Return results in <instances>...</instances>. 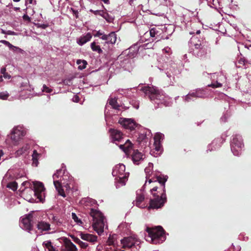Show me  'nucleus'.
<instances>
[{
    "label": "nucleus",
    "mask_w": 251,
    "mask_h": 251,
    "mask_svg": "<svg viewBox=\"0 0 251 251\" xmlns=\"http://www.w3.org/2000/svg\"><path fill=\"white\" fill-rule=\"evenodd\" d=\"M146 181L143 186L144 190L148 182L152 198L150 199L149 209H158L163 207L167 201L165 183L168 176L156 174H147Z\"/></svg>",
    "instance_id": "1"
},
{
    "label": "nucleus",
    "mask_w": 251,
    "mask_h": 251,
    "mask_svg": "<svg viewBox=\"0 0 251 251\" xmlns=\"http://www.w3.org/2000/svg\"><path fill=\"white\" fill-rule=\"evenodd\" d=\"M141 90L148 96L150 100L157 104V108L162 105L166 107L171 106L172 102L171 98L162 90L154 86H146L141 88Z\"/></svg>",
    "instance_id": "2"
},
{
    "label": "nucleus",
    "mask_w": 251,
    "mask_h": 251,
    "mask_svg": "<svg viewBox=\"0 0 251 251\" xmlns=\"http://www.w3.org/2000/svg\"><path fill=\"white\" fill-rule=\"evenodd\" d=\"M89 213L93 219V228L98 234L100 235L103 232L104 226V217L102 213L99 210L93 208L91 209Z\"/></svg>",
    "instance_id": "3"
},
{
    "label": "nucleus",
    "mask_w": 251,
    "mask_h": 251,
    "mask_svg": "<svg viewBox=\"0 0 251 251\" xmlns=\"http://www.w3.org/2000/svg\"><path fill=\"white\" fill-rule=\"evenodd\" d=\"M146 230L152 242L154 244L162 242L165 239V230L161 226L152 228L148 227Z\"/></svg>",
    "instance_id": "4"
},
{
    "label": "nucleus",
    "mask_w": 251,
    "mask_h": 251,
    "mask_svg": "<svg viewBox=\"0 0 251 251\" xmlns=\"http://www.w3.org/2000/svg\"><path fill=\"white\" fill-rule=\"evenodd\" d=\"M126 166L123 164H120L115 166L112 171V175L117 177V181L124 185L127 180L128 173H125Z\"/></svg>",
    "instance_id": "5"
},
{
    "label": "nucleus",
    "mask_w": 251,
    "mask_h": 251,
    "mask_svg": "<svg viewBox=\"0 0 251 251\" xmlns=\"http://www.w3.org/2000/svg\"><path fill=\"white\" fill-rule=\"evenodd\" d=\"M121 243L122 244L123 248L132 249L135 248L137 249V247L140 248L141 241L136 236L133 235L124 237L121 240Z\"/></svg>",
    "instance_id": "6"
},
{
    "label": "nucleus",
    "mask_w": 251,
    "mask_h": 251,
    "mask_svg": "<svg viewBox=\"0 0 251 251\" xmlns=\"http://www.w3.org/2000/svg\"><path fill=\"white\" fill-rule=\"evenodd\" d=\"M231 150L235 155H239L244 146L242 136L238 134L233 136L230 144Z\"/></svg>",
    "instance_id": "7"
},
{
    "label": "nucleus",
    "mask_w": 251,
    "mask_h": 251,
    "mask_svg": "<svg viewBox=\"0 0 251 251\" xmlns=\"http://www.w3.org/2000/svg\"><path fill=\"white\" fill-rule=\"evenodd\" d=\"M118 123L121 124L124 128L133 131L136 128L140 127V125L136 123L133 119L125 118H120Z\"/></svg>",
    "instance_id": "8"
},
{
    "label": "nucleus",
    "mask_w": 251,
    "mask_h": 251,
    "mask_svg": "<svg viewBox=\"0 0 251 251\" xmlns=\"http://www.w3.org/2000/svg\"><path fill=\"white\" fill-rule=\"evenodd\" d=\"M34 218L32 213L26 215L21 220L22 227L25 230L30 232L33 229Z\"/></svg>",
    "instance_id": "9"
},
{
    "label": "nucleus",
    "mask_w": 251,
    "mask_h": 251,
    "mask_svg": "<svg viewBox=\"0 0 251 251\" xmlns=\"http://www.w3.org/2000/svg\"><path fill=\"white\" fill-rule=\"evenodd\" d=\"M45 190V188L42 182H36L34 183V194L40 201H43L42 193L44 192Z\"/></svg>",
    "instance_id": "10"
},
{
    "label": "nucleus",
    "mask_w": 251,
    "mask_h": 251,
    "mask_svg": "<svg viewBox=\"0 0 251 251\" xmlns=\"http://www.w3.org/2000/svg\"><path fill=\"white\" fill-rule=\"evenodd\" d=\"M109 132L110 133V137L112 143L121 142L123 139V133L118 129L110 128Z\"/></svg>",
    "instance_id": "11"
},
{
    "label": "nucleus",
    "mask_w": 251,
    "mask_h": 251,
    "mask_svg": "<svg viewBox=\"0 0 251 251\" xmlns=\"http://www.w3.org/2000/svg\"><path fill=\"white\" fill-rule=\"evenodd\" d=\"M36 227L41 232L48 231L50 230V225L49 222L41 220L38 221L36 225Z\"/></svg>",
    "instance_id": "12"
},
{
    "label": "nucleus",
    "mask_w": 251,
    "mask_h": 251,
    "mask_svg": "<svg viewBox=\"0 0 251 251\" xmlns=\"http://www.w3.org/2000/svg\"><path fill=\"white\" fill-rule=\"evenodd\" d=\"M100 38L105 41L107 44H115L117 40L116 34L114 32H111L108 35H103Z\"/></svg>",
    "instance_id": "13"
},
{
    "label": "nucleus",
    "mask_w": 251,
    "mask_h": 251,
    "mask_svg": "<svg viewBox=\"0 0 251 251\" xmlns=\"http://www.w3.org/2000/svg\"><path fill=\"white\" fill-rule=\"evenodd\" d=\"M24 136V132L18 129H14L11 135V139L14 142V145H16L17 142Z\"/></svg>",
    "instance_id": "14"
},
{
    "label": "nucleus",
    "mask_w": 251,
    "mask_h": 251,
    "mask_svg": "<svg viewBox=\"0 0 251 251\" xmlns=\"http://www.w3.org/2000/svg\"><path fill=\"white\" fill-rule=\"evenodd\" d=\"M80 236L82 240L89 242L92 244H95L97 242L98 237L96 235L81 232Z\"/></svg>",
    "instance_id": "15"
},
{
    "label": "nucleus",
    "mask_w": 251,
    "mask_h": 251,
    "mask_svg": "<svg viewBox=\"0 0 251 251\" xmlns=\"http://www.w3.org/2000/svg\"><path fill=\"white\" fill-rule=\"evenodd\" d=\"M133 144L129 140H127L124 144L119 146L120 148L126 154H129L130 151L132 149Z\"/></svg>",
    "instance_id": "16"
},
{
    "label": "nucleus",
    "mask_w": 251,
    "mask_h": 251,
    "mask_svg": "<svg viewBox=\"0 0 251 251\" xmlns=\"http://www.w3.org/2000/svg\"><path fill=\"white\" fill-rule=\"evenodd\" d=\"M132 160L134 164H138L139 162L143 159V154L138 150H133L131 154Z\"/></svg>",
    "instance_id": "17"
},
{
    "label": "nucleus",
    "mask_w": 251,
    "mask_h": 251,
    "mask_svg": "<svg viewBox=\"0 0 251 251\" xmlns=\"http://www.w3.org/2000/svg\"><path fill=\"white\" fill-rule=\"evenodd\" d=\"M199 50L198 52V55L200 57H202L204 56L207 53H210V48L207 45V44L205 42V43L199 49Z\"/></svg>",
    "instance_id": "18"
},
{
    "label": "nucleus",
    "mask_w": 251,
    "mask_h": 251,
    "mask_svg": "<svg viewBox=\"0 0 251 251\" xmlns=\"http://www.w3.org/2000/svg\"><path fill=\"white\" fill-rule=\"evenodd\" d=\"M64 246L66 251H77L76 246L70 239H66L64 241Z\"/></svg>",
    "instance_id": "19"
},
{
    "label": "nucleus",
    "mask_w": 251,
    "mask_h": 251,
    "mask_svg": "<svg viewBox=\"0 0 251 251\" xmlns=\"http://www.w3.org/2000/svg\"><path fill=\"white\" fill-rule=\"evenodd\" d=\"M92 35L90 33H87L86 35L81 36L77 41V43L79 45H83L87 42L89 41L92 38Z\"/></svg>",
    "instance_id": "20"
},
{
    "label": "nucleus",
    "mask_w": 251,
    "mask_h": 251,
    "mask_svg": "<svg viewBox=\"0 0 251 251\" xmlns=\"http://www.w3.org/2000/svg\"><path fill=\"white\" fill-rule=\"evenodd\" d=\"M53 184L56 189L57 190L58 194L63 197H65L66 195L64 190L62 188L61 182L59 180H54Z\"/></svg>",
    "instance_id": "21"
},
{
    "label": "nucleus",
    "mask_w": 251,
    "mask_h": 251,
    "mask_svg": "<svg viewBox=\"0 0 251 251\" xmlns=\"http://www.w3.org/2000/svg\"><path fill=\"white\" fill-rule=\"evenodd\" d=\"M108 101L109 105L112 106L113 109L118 110H120L121 105L118 103L116 98H109Z\"/></svg>",
    "instance_id": "22"
},
{
    "label": "nucleus",
    "mask_w": 251,
    "mask_h": 251,
    "mask_svg": "<svg viewBox=\"0 0 251 251\" xmlns=\"http://www.w3.org/2000/svg\"><path fill=\"white\" fill-rule=\"evenodd\" d=\"M0 43H3L5 45L8 47V48L14 51H19L22 52L23 50L20 48L16 47L12 45L10 42L6 40H0Z\"/></svg>",
    "instance_id": "23"
},
{
    "label": "nucleus",
    "mask_w": 251,
    "mask_h": 251,
    "mask_svg": "<svg viewBox=\"0 0 251 251\" xmlns=\"http://www.w3.org/2000/svg\"><path fill=\"white\" fill-rule=\"evenodd\" d=\"M29 148L30 146L28 144H25V145L23 146V147L21 148L20 149L16 151V152H15V156L18 157L21 155L26 153V152L28 151Z\"/></svg>",
    "instance_id": "24"
},
{
    "label": "nucleus",
    "mask_w": 251,
    "mask_h": 251,
    "mask_svg": "<svg viewBox=\"0 0 251 251\" xmlns=\"http://www.w3.org/2000/svg\"><path fill=\"white\" fill-rule=\"evenodd\" d=\"M145 197L142 194H138L136 198L135 205L140 208L145 207L144 204H142V202L144 201Z\"/></svg>",
    "instance_id": "25"
},
{
    "label": "nucleus",
    "mask_w": 251,
    "mask_h": 251,
    "mask_svg": "<svg viewBox=\"0 0 251 251\" xmlns=\"http://www.w3.org/2000/svg\"><path fill=\"white\" fill-rule=\"evenodd\" d=\"M43 247L48 251H56L55 248L53 246L50 241H46L43 243Z\"/></svg>",
    "instance_id": "26"
},
{
    "label": "nucleus",
    "mask_w": 251,
    "mask_h": 251,
    "mask_svg": "<svg viewBox=\"0 0 251 251\" xmlns=\"http://www.w3.org/2000/svg\"><path fill=\"white\" fill-rule=\"evenodd\" d=\"M40 154L38 153L36 150H34L32 154V165L37 167L38 164V158Z\"/></svg>",
    "instance_id": "27"
},
{
    "label": "nucleus",
    "mask_w": 251,
    "mask_h": 251,
    "mask_svg": "<svg viewBox=\"0 0 251 251\" xmlns=\"http://www.w3.org/2000/svg\"><path fill=\"white\" fill-rule=\"evenodd\" d=\"M91 48L93 51H96L99 54H100L102 52V50L101 49L100 46L99 45H97L96 42L91 43Z\"/></svg>",
    "instance_id": "28"
},
{
    "label": "nucleus",
    "mask_w": 251,
    "mask_h": 251,
    "mask_svg": "<svg viewBox=\"0 0 251 251\" xmlns=\"http://www.w3.org/2000/svg\"><path fill=\"white\" fill-rule=\"evenodd\" d=\"M137 141L139 143H141V142L146 143L148 141V138L147 137L146 133L144 132L143 133H140L137 138Z\"/></svg>",
    "instance_id": "29"
},
{
    "label": "nucleus",
    "mask_w": 251,
    "mask_h": 251,
    "mask_svg": "<svg viewBox=\"0 0 251 251\" xmlns=\"http://www.w3.org/2000/svg\"><path fill=\"white\" fill-rule=\"evenodd\" d=\"M196 40V38L193 37L191 39V44H192L193 46L195 47V48L197 49H199L205 43L204 42L201 43V42L200 41V40H198V42H197L196 41H195Z\"/></svg>",
    "instance_id": "30"
},
{
    "label": "nucleus",
    "mask_w": 251,
    "mask_h": 251,
    "mask_svg": "<svg viewBox=\"0 0 251 251\" xmlns=\"http://www.w3.org/2000/svg\"><path fill=\"white\" fill-rule=\"evenodd\" d=\"M76 64L79 65L78 69L79 70H82L86 68V65H87V62L85 60H81L80 59H78L76 61Z\"/></svg>",
    "instance_id": "31"
},
{
    "label": "nucleus",
    "mask_w": 251,
    "mask_h": 251,
    "mask_svg": "<svg viewBox=\"0 0 251 251\" xmlns=\"http://www.w3.org/2000/svg\"><path fill=\"white\" fill-rule=\"evenodd\" d=\"M115 237H114V235H112V236H110L107 241V244H106V246H108L107 247L108 248H111L110 246L113 245V248H115V247H114V245H115Z\"/></svg>",
    "instance_id": "32"
},
{
    "label": "nucleus",
    "mask_w": 251,
    "mask_h": 251,
    "mask_svg": "<svg viewBox=\"0 0 251 251\" xmlns=\"http://www.w3.org/2000/svg\"><path fill=\"white\" fill-rule=\"evenodd\" d=\"M6 187L13 191H16L17 189L18 184L16 181L10 182L7 184Z\"/></svg>",
    "instance_id": "33"
},
{
    "label": "nucleus",
    "mask_w": 251,
    "mask_h": 251,
    "mask_svg": "<svg viewBox=\"0 0 251 251\" xmlns=\"http://www.w3.org/2000/svg\"><path fill=\"white\" fill-rule=\"evenodd\" d=\"M10 96L7 91H2L0 92V99L2 100H7Z\"/></svg>",
    "instance_id": "34"
},
{
    "label": "nucleus",
    "mask_w": 251,
    "mask_h": 251,
    "mask_svg": "<svg viewBox=\"0 0 251 251\" xmlns=\"http://www.w3.org/2000/svg\"><path fill=\"white\" fill-rule=\"evenodd\" d=\"M197 91L196 92H193L192 93L188 94L185 97V100L187 101H189L191 100V98H198L197 97Z\"/></svg>",
    "instance_id": "35"
},
{
    "label": "nucleus",
    "mask_w": 251,
    "mask_h": 251,
    "mask_svg": "<svg viewBox=\"0 0 251 251\" xmlns=\"http://www.w3.org/2000/svg\"><path fill=\"white\" fill-rule=\"evenodd\" d=\"M163 134L161 133H156L154 137V142L160 143L161 140L162 139Z\"/></svg>",
    "instance_id": "36"
},
{
    "label": "nucleus",
    "mask_w": 251,
    "mask_h": 251,
    "mask_svg": "<svg viewBox=\"0 0 251 251\" xmlns=\"http://www.w3.org/2000/svg\"><path fill=\"white\" fill-rule=\"evenodd\" d=\"M246 62L247 61L244 58H240L238 61V64L239 65L238 66L237 65V67L238 68L242 67V66L245 65Z\"/></svg>",
    "instance_id": "37"
},
{
    "label": "nucleus",
    "mask_w": 251,
    "mask_h": 251,
    "mask_svg": "<svg viewBox=\"0 0 251 251\" xmlns=\"http://www.w3.org/2000/svg\"><path fill=\"white\" fill-rule=\"evenodd\" d=\"M104 19H105L107 22H110L111 19L110 18V16L108 13L104 12L103 10V13L102 15H101Z\"/></svg>",
    "instance_id": "38"
},
{
    "label": "nucleus",
    "mask_w": 251,
    "mask_h": 251,
    "mask_svg": "<svg viewBox=\"0 0 251 251\" xmlns=\"http://www.w3.org/2000/svg\"><path fill=\"white\" fill-rule=\"evenodd\" d=\"M222 84L219 82H218L217 81H216V83H211V84L208 85V87H211L212 88L221 87H222Z\"/></svg>",
    "instance_id": "39"
},
{
    "label": "nucleus",
    "mask_w": 251,
    "mask_h": 251,
    "mask_svg": "<svg viewBox=\"0 0 251 251\" xmlns=\"http://www.w3.org/2000/svg\"><path fill=\"white\" fill-rule=\"evenodd\" d=\"M158 32V31L155 28H152L150 31V34L151 37H154Z\"/></svg>",
    "instance_id": "40"
},
{
    "label": "nucleus",
    "mask_w": 251,
    "mask_h": 251,
    "mask_svg": "<svg viewBox=\"0 0 251 251\" xmlns=\"http://www.w3.org/2000/svg\"><path fill=\"white\" fill-rule=\"evenodd\" d=\"M72 218L73 219V220L77 223H78V224L82 223V222L81 221V220L78 219V218L77 217V216L75 213H72Z\"/></svg>",
    "instance_id": "41"
},
{
    "label": "nucleus",
    "mask_w": 251,
    "mask_h": 251,
    "mask_svg": "<svg viewBox=\"0 0 251 251\" xmlns=\"http://www.w3.org/2000/svg\"><path fill=\"white\" fill-rule=\"evenodd\" d=\"M154 146L155 147V151H161V145L159 142H154Z\"/></svg>",
    "instance_id": "42"
},
{
    "label": "nucleus",
    "mask_w": 251,
    "mask_h": 251,
    "mask_svg": "<svg viewBox=\"0 0 251 251\" xmlns=\"http://www.w3.org/2000/svg\"><path fill=\"white\" fill-rule=\"evenodd\" d=\"M90 12L93 13L95 15H102V14L103 13V10H93L92 9L90 10Z\"/></svg>",
    "instance_id": "43"
},
{
    "label": "nucleus",
    "mask_w": 251,
    "mask_h": 251,
    "mask_svg": "<svg viewBox=\"0 0 251 251\" xmlns=\"http://www.w3.org/2000/svg\"><path fill=\"white\" fill-rule=\"evenodd\" d=\"M205 94L204 93V91L203 90H198L197 91V97L198 98H204Z\"/></svg>",
    "instance_id": "44"
},
{
    "label": "nucleus",
    "mask_w": 251,
    "mask_h": 251,
    "mask_svg": "<svg viewBox=\"0 0 251 251\" xmlns=\"http://www.w3.org/2000/svg\"><path fill=\"white\" fill-rule=\"evenodd\" d=\"M4 77V78L5 79H9L11 78V75L8 74V73H5L4 74H3L2 75H1L0 76V81H2V77Z\"/></svg>",
    "instance_id": "45"
},
{
    "label": "nucleus",
    "mask_w": 251,
    "mask_h": 251,
    "mask_svg": "<svg viewBox=\"0 0 251 251\" xmlns=\"http://www.w3.org/2000/svg\"><path fill=\"white\" fill-rule=\"evenodd\" d=\"M42 91L43 92L50 93L52 92V90L50 88H49L48 87H47L46 85H44L43 86V90Z\"/></svg>",
    "instance_id": "46"
},
{
    "label": "nucleus",
    "mask_w": 251,
    "mask_h": 251,
    "mask_svg": "<svg viewBox=\"0 0 251 251\" xmlns=\"http://www.w3.org/2000/svg\"><path fill=\"white\" fill-rule=\"evenodd\" d=\"M62 170H57L56 171V173H55L53 175V179H54L55 177L56 178H58L59 177V176L60 175V174H61L62 173Z\"/></svg>",
    "instance_id": "47"
},
{
    "label": "nucleus",
    "mask_w": 251,
    "mask_h": 251,
    "mask_svg": "<svg viewBox=\"0 0 251 251\" xmlns=\"http://www.w3.org/2000/svg\"><path fill=\"white\" fill-rule=\"evenodd\" d=\"M79 245L82 249H86L87 247L88 246V243L83 242L82 241L80 242Z\"/></svg>",
    "instance_id": "48"
},
{
    "label": "nucleus",
    "mask_w": 251,
    "mask_h": 251,
    "mask_svg": "<svg viewBox=\"0 0 251 251\" xmlns=\"http://www.w3.org/2000/svg\"><path fill=\"white\" fill-rule=\"evenodd\" d=\"M71 238L73 239V241L77 244H79L80 242L81 241L79 238L75 236H71Z\"/></svg>",
    "instance_id": "49"
},
{
    "label": "nucleus",
    "mask_w": 251,
    "mask_h": 251,
    "mask_svg": "<svg viewBox=\"0 0 251 251\" xmlns=\"http://www.w3.org/2000/svg\"><path fill=\"white\" fill-rule=\"evenodd\" d=\"M103 35H105L103 32H101L100 30L96 32L95 34H94V36L95 37H100V38L103 36Z\"/></svg>",
    "instance_id": "50"
},
{
    "label": "nucleus",
    "mask_w": 251,
    "mask_h": 251,
    "mask_svg": "<svg viewBox=\"0 0 251 251\" xmlns=\"http://www.w3.org/2000/svg\"><path fill=\"white\" fill-rule=\"evenodd\" d=\"M80 100L79 97L77 95H75L73 98V101L75 102H78Z\"/></svg>",
    "instance_id": "51"
},
{
    "label": "nucleus",
    "mask_w": 251,
    "mask_h": 251,
    "mask_svg": "<svg viewBox=\"0 0 251 251\" xmlns=\"http://www.w3.org/2000/svg\"><path fill=\"white\" fill-rule=\"evenodd\" d=\"M23 18L25 21L30 22V18L26 14H25L23 16Z\"/></svg>",
    "instance_id": "52"
},
{
    "label": "nucleus",
    "mask_w": 251,
    "mask_h": 251,
    "mask_svg": "<svg viewBox=\"0 0 251 251\" xmlns=\"http://www.w3.org/2000/svg\"><path fill=\"white\" fill-rule=\"evenodd\" d=\"M71 184V181H69V182H67L65 184L64 186L66 187V190L71 189V186H70Z\"/></svg>",
    "instance_id": "53"
},
{
    "label": "nucleus",
    "mask_w": 251,
    "mask_h": 251,
    "mask_svg": "<svg viewBox=\"0 0 251 251\" xmlns=\"http://www.w3.org/2000/svg\"><path fill=\"white\" fill-rule=\"evenodd\" d=\"M39 27L42 29H46L49 26L48 24H41L38 26Z\"/></svg>",
    "instance_id": "54"
},
{
    "label": "nucleus",
    "mask_w": 251,
    "mask_h": 251,
    "mask_svg": "<svg viewBox=\"0 0 251 251\" xmlns=\"http://www.w3.org/2000/svg\"><path fill=\"white\" fill-rule=\"evenodd\" d=\"M53 219V221L56 222V223L57 225H61L62 224V222H60L59 220H57V219L55 218V217H54Z\"/></svg>",
    "instance_id": "55"
},
{
    "label": "nucleus",
    "mask_w": 251,
    "mask_h": 251,
    "mask_svg": "<svg viewBox=\"0 0 251 251\" xmlns=\"http://www.w3.org/2000/svg\"><path fill=\"white\" fill-rule=\"evenodd\" d=\"M6 73V68L4 67H3L1 68L0 69V73L1 74L3 75V74Z\"/></svg>",
    "instance_id": "56"
},
{
    "label": "nucleus",
    "mask_w": 251,
    "mask_h": 251,
    "mask_svg": "<svg viewBox=\"0 0 251 251\" xmlns=\"http://www.w3.org/2000/svg\"><path fill=\"white\" fill-rule=\"evenodd\" d=\"M105 4L109 3V0H101Z\"/></svg>",
    "instance_id": "57"
},
{
    "label": "nucleus",
    "mask_w": 251,
    "mask_h": 251,
    "mask_svg": "<svg viewBox=\"0 0 251 251\" xmlns=\"http://www.w3.org/2000/svg\"><path fill=\"white\" fill-rule=\"evenodd\" d=\"M29 183L27 181H25L22 183L23 185H25L26 184H28Z\"/></svg>",
    "instance_id": "58"
},
{
    "label": "nucleus",
    "mask_w": 251,
    "mask_h": 251,
    "mask_svg": "<svg viewBox=\"0 0 251 251\" xmlns=\"http://www.w3.org/2000/svg\"><path fill=\"white\" fill-rule=\"evenodd\" d=\"M26 1L31 4L32 3L33 0H26Z\"/></svg>",
    "instance_id": "59"
},
{
    "label": "nucleus",
    "mask_w": 251,
    "mask_h": 251,
    "mask_svg": "<svg viewBox=\"0 0 251 251\" xmlns=\"http://www.w3.org/2000/svg\"><path fill=\"white\" fill-rule=\"evenodd\" d=\"M201 31L200 30H198L196 31V34H199L200 33Z\"/></svg>",
    "instance_id": "60"
},
{
    "label": "nucleus",
    "mask_w": 251,
    "mask_h": 251,
    "mask_svg": "<svg viewBox=\"0 0 251 251\" xmlns=\"http://www.w3.org/2000/svg\"><path fill=\"white\" fill-rule=\"evenodd\" d=\"M1 33L3 34H6L5 31L3 29H2V30H1Z\"/></svg>",
    "instance_id": "61"
},
{
    "label": "nucleus",
    "mask_w": 251,
    "mask_h": 251,
    "mask_svg": "<svg viewBox=\"0 0 251 251\" xmlns=\"http://www.w3.org/2000/svg\"><path fill=\"white\" fill-rule=\"evenodd\" d=\"M73 12L74 14H75V15H76V14L78 13L77 11H75V10H73Z\"/></svg>",
    "instance_id": "62"
},
{
    "label": "nucleus",
    "mask_w": 251,
    "mask_h": 251,
    "mask_svg": "<svg viewBox=\"0 0 251 251\" xmlns=\"http://www.w3.org/2000/svg\"><path fill=\"white\" fill-rule=\"evenodd\" d=\"M13 1L15 2H19L20 1V0H13Z\"/></svg>",
    "instance_id": "63"
},
{
    "label": "nucleus",
    "mask_w": 251,
    "mask_h": 251,
    "mask_svg": "<svg viewBox=\"0 0 251 251\" xmlns=\"http://www.w3.org/2000/svg\"><path fill=\"white\" fill-rule=\"evenodd\" d=\"M14 32H11V33H9V34H14Z\"/></svg>",
    "instance_id": "64"
}]
</instances>
